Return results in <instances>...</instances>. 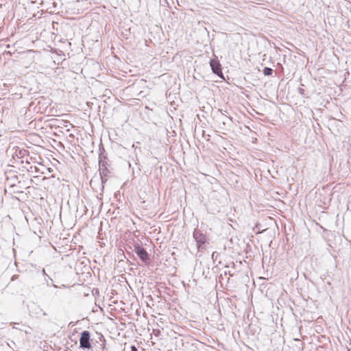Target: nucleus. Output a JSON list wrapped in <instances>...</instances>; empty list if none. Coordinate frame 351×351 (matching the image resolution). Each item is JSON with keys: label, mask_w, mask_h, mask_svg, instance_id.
<instances>
[{"label": "nucleus", "mask_w": 351, "mask_h": 351, "mask_svg": "<svg viewBox=\"0 0 351 351\" xmlns=\"http://www.w3.org/2000/svg\"><path fill=\"white\" fill-rule=\"evenodd\" d=\"M105 149L102 147L101 148H99V171L100 176H109L110 174V170L108 169V167H110V165L108 163V157L104 154Z\"/></svg>", "instance_id": "f257e3e1"}, {"label": "nucleus", "mask_w": 351, "mask_h": 351, "mask_svg": "<svg viewBox=\"0 0 351 351\" xmlns=\"http://www.w3.org/2000/svg\"><path fill=\"white\" fill-rule=\"evenodd\" d=\"M193 236L197 242L198 250L202 249L203 245H204L208 241L206 235L204 234L200 230L195 229L193 233Z\"/></svg>", "instance_id": "f03ea898"}, {"label": "nucleus", "mask_w": 351, "mask_h": 351, "mask_svg": "<svg viewBox=\"0 0 351 351\" xmlns=\"http://www.w3.org/2000/svg\"><path fill=\"white\" fill-rule=\"evenodd\" d=\"M90 334L88 330L82 332L80 338V347L84 349H89L91 348Z\"/></svg>", "instance_id": "7ed1b4c3"}, {"label": "nucleus", "mask_w": 351, "mask_h": 351, "mask_svg": "<svg viewBox=\"0 0 351 351\" xmlns=\"http://www.w3.org/2000/svg\"><path fill=\"white\" fill-rule=\"evenodd\" d=\"M134 252L138 255L142 261L146 263L149 260V254L146 250L138 243L134 245Z\"/></svg>", "instance_id": "20e7f679"}, {"label": "nucleus", "mask_w": 351, "mask_h": 351, "mask_svg": "<svg viewBox=\"0 0 351 351\" xmlns=\"http://www.w3.org/2000/svg\"><path fill=\"white\" fill-rule=\"evenodd\" d=\"M210 66L213 72L218 75L220 78L224 79L223 74L221 71V65L217 59H210Z\"/></svg>", "instance_id": "39448f33"}, {"label": "nucleus", "mask_w": 351, "mask_h": 351, "mask_svg": "<svg viewBox=\"0 0 351 351\" xmlns=\"http://www.w3.org/2000/svg\"><path fill=\"white\" fill-rule=\"evenodd\" d=\"M263 74H264L265 75L268 76V75H271L272 74V73H273V69H271V68H269V67H265V68L263 69Z\"/></svg>", "instance_id": "423d86ee"}, {"label": "nucleus", "mask_w": 351, "mask_h": 351, "mask_svg": "<svg viewBox=\"0 0 351 351\" xmlns=\"http://www.w3.org/2000/svg\"><path fill=\"white\" fill-rule=\"evenodd\" d=\"M219 256V253H217V252H214L213 254H212V259L215 261L217 258Z\"/></svg>", "instance_id": "0eeeda50"}, {"label": "nucleus", "mask_w": 351, "mask_h": 351, "mask_svg": "<svg viewBox=\"0 0 351 351\" xmlns=\"http://www.w3.org/2000/svg\"><path fill=\"white\" fill-rule=\"evenodd\" d=\"M101 176V183H102V184H105V183L106 182V181H107V177H108V176Z\"/></svg>", "instance_id": "6e6552de"}, {"label": "nucleus", "mask_w": 351, "mask_h": 351, "mask_svg": "<svg viewBox=\"0 0 351 351\" xmlns=\"http://www.w3.org/2000/svg\"><path fill=\"white\" fill-rule=\"evenodd\" d=\"M130 349V351H138L137 348L134 346H131Z\"/></svg>", "instance_id": "1a4fd4ad"}, {"label": "nucleus", "mask_w": 351, "mask_h": 351, "mask_svg": "<svg viewBox=\"0 0 351 351\" xmlns=\"http://www.w3.org/2000/svg\"><path fill=\"white\" fill-rule=\"evenodd\" d=\"M42 272H43V275H45L47 278H49V279L52 280V279L48 275H47L45 270L44 269H43Z\"/></svg>", "instance_id": "9d476101"}, {"label": "nucleus", "mask_w": 351, "mask_h": 351, "mask_svg": "<svg viewBox=\"0 0 351 351\" xmlns=\"http://www.w3.org/2000/svg\"><path fill=\"white\" fill-rule=\"evenodd\" d=\"M14 279H15V276H13L12 277V280H14Z\"/></svg>", "instance_id": "9b49d317"}, {"label": "nucleus", "mask_w": 351, "mask_h": 351, "mask_svg": "<svg viewBox=\"0 0 351 351\" xmlns=\"http://www.w3.org/2000/svg\"><path fill=\"white\" fill-rule=\"evenodd\" d=\"M43 315H47V313L45 312H43Z\"/></svg>", "instance_id": "f8f14e48"}, {"label": "nucleus", "mask_w": 351, "mask_h": 351, "mask_svg": "<svg viewBox=\"0 0 351 351\" xmlns=\"http://www.w3.org/2000/svg\"><path fill=\"white\" fill-rule=\"evenodd\" d=\"M300 93H302L303 90L300 88Z\"/></svg>", "instance_id": "ddd939ff"}]
</instances>
